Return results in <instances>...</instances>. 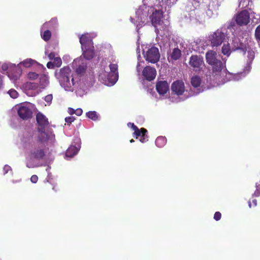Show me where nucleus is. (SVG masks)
I'll list each match as a JSON object with an SVG mask.
<instances>
[{"label":"nucleus","instance_id":"2","mask_svg":"<svg viewBox=\"0 0 260 260\" xmlns=\"http://www.w3.org/2000/svg\"><path fill=\"white\" fill-rule=\"evenodd\" d=\"M206 62L211 66L213 76H220L222 70L225 68V61L223 62L217 58V53L213 50L208 51L206 53Z\"/></svg>","mask_w":260,"mask_h":260},{"label":"nucleus","instance_id":"3","mask_svg":"<svg viewBox=\"0 0 260 260\" xmlns=\"http://www.w3.org/2000/svg\"><path fill=\"white\" fill-rule=\"evenodd\" d=\"M55 76L59 80L61 86L64 87H71V83L70 79L72 77V75L71 69L69 67H64L58 71H56Z\"/></svg>","mask_w":260,"mask_h":260},{"label":"nucleus","instance_id":"19","mask_svg":"<svg viewBox=\"0 0 260 260\" xmlns=\"http://www.w3.org/2000/svg\"><path fill=\"white\" fill-rule=\"evenodd\" d=\"M181 56V50L178 48H176L173 50L172 53L171 54L170 57L171 59L174 60H176L180 58Z\"/></svg>","mask_w":260,"mask_h":260},{"label":"nucleus","instance_id":"17","mask_svg":"<svg viewBox=\"0 0 260 260\" xmlns=\"http://www.w3.org/2000/svg\"><path fill=\"white\" fill-rule=\"evenodd\" d=\"M80 43L82 48L84 47L92 46L93 42L90 37L87 35H82L80 37Z\"/></svg>","mask_w":260,"mask_h":260},{"label":"nucleus","instance_id":"18","mask_svg":"<svg viewBox=\"0 0 260 260\" xmlns=\"http://www.w3.org/2000/svg\"><path fill=\"white\" fill-rule=\"evenodd\" d=\"M79 148L77 147L72 145L67 150L65 156L67 158H72L78 153Z\"/></svg>","mask_w":260,"mask_h":260},{"label":"nucleus","instance_id":"55","mask_svg":"<svg viewBox=\"0 0 260 260\" xmlns=\"http://www.w3.org/2000/svg\"><path fill=\"white\" fill-rule=\"evenodd\" d=\"M50 169V167H49V166H48V168L46 169V171H47V172H48L49 169Z\"/></svg>","mask_w":260,"mask_h":260},{"label":"nucleus","instance_id":"51","mask_svg":"<svg viewBox=\"0 0 260 260\" xmlns=\"http://www.w3.org/2000/svg\"><path fill=\"white\" fill-rule=\"evenodd\" d=\"M253 203L254 204V206H256V205H257V203H256V200L255 199L253 200Z\"/></svg>","mask_w":260,"mask_h":260},{"label":"nucleus","instance_id":"36","mask_svg":"<svg viewBox=\"0 0 260 260\" xmlns=\"http://www.w3.org/2000/svg\"><path fill=\"white\" fill-rule=\"evenodd\" d=\"M240 50L241 51H242L244 54L246 53V48L245 47H244L243 45L242 44H240V46L239 47H236L234 50Z\"/></svg>","mask_w":260,"mask_h":260},{"label":"nucleus","instance_id":"44","mask_svg":"<svg viewBox=\"0 0 260 260\" xmlns=\"http://www.w3.org/2000/svg\"><path fill=\"white\" fill-rule=\"evenodd\" d=\"M47 67L49 69H53L54 67V63L53 62H48L47 63Z\"/></svg>","mask_w":260,"mask_h":260},{"label":"nucleus","instance_id":"49","mask_svg":"<svg viewBox=\"0 0 260 260\" xmlns=\"http://www.w3.org/2000/svg\"><path fill=\"white\" fill-rule=\"evenodd\" d=\"M3 86V76L0 75V89Z\"/></svg>","mask_w":260,"mask_h":260},{"label":"nucleus","instance_id":"14","mask_svg":"<svg viewBox=\"0 0 260 260\" xmlns=\"http://www.w3.org/2000/svg\"><path fill=\"white\" fill-rule=\"evenodd\" d=\"M134 133H133L134 137H135L136 138H138V137H140V141L142 142H145L148 140V136L146 135L147 133V131L144 128H141V129H139L137 127L134 130Z\"/></svg>","mask_w":260,"mask_h":260},{"label":"nucleus","instance_id":"8","mask_svg":"<svg viewBox=\"0 0 260 260\" xmlns=\"http://www.w3.org/2000/svg\"><path fill=\"white\" fill-rule=\"evenodd\" d=\"M204 63L203 58L201 56L195 55H191L190 57L189 64L192 68L196 69V70L201 69Z\"/></svg>","mask_w":260,"mask_h":260},{"label":"nucleus","instance_id":"35","mask_svg":"<svg viewBox=\"0 0 260 260\" xmlns=\"http://www.w3.org/2000/svg\"><path fill=\"white\" fill-rule=\"evenodd\" d=\"M75 118L74 117L70 116V117H66L65 118V121L68 124L70 125V124L72 123V122H73L75 120Z\"/></svg>","mask_w":260,"mask_h":260},{"label":"nucleus","instance_id":"56","mask_svg":"<svg viewBox=\"0 0 260 260\" xmlns=\"http://www.w3.org/2000/svg\"><path fill=\"white\" fill-rule=\"evenodd\" d=\"M134 142V140L133 139H132L130 140V142L131 143H132V142Z\"/></svg>","mask_w":260,"mask_h":260},{"label":"nucleus","instance_id":"47","mask_svg":"<svg viewBox=\"0 0 260 260\" xmlns=\"http://www.w3.org/2000/svg\"><path fill=\"white\" fill-rule=\"evenodd\" d=\"M127 125L128 126L131 127L133 130H134L135 129H136L137 127V126L136 125H135L134 123H132V122H128L127 123Z\"/></svg>","mask_w":260,"mask_h":260},{"label":"nucleus","instance_id":"52","mask_svg":"<svg viewBox=\"0 0 260 260\" xmlns=\"http://www.w3.org/2000/svg\"><path fill=\"white\" fill-rule=\"evenodd\" d=\"M178 0H175L173 2H172V5H174L176 3V2H177Z\"/></svg>","mask_w":260,"mask_h":260},{"label":"nucleus","instance_id":"48","mask_svg":"<svg viewBox=\"0 0 260 260\" xmlns=\"http://www.w3.org/2000/svg\"><path fill=\"white\" fill-rule=\"evenodd\" d=\"M75 110H74V109H73L72 108H69L68 112L71 115L75 114Z\"/></svg>","mask_w":260,"mask_h":260},{"label":"nucleus","instance_id":"37","mask_svg":"<svg viewBox=\"0 0 260 260\" xmlns=\"http://www.w3.org/2000/svg\"><path fill=\"white\" fill-rule=\"evenodd\" d=\"M221 214L219 212H216L214 215V219L218 221L221 218Z\"/></svg>","mask_w":260,"mask_h":260},{"label":"nucleus","instance_id":"50","mask_svg":"<svg viewBox=\"0 0 260 260\" xmlns=\"http://www.w3.org/2000/svg\"><path fill=\"white\" fill-rule=\"evenodd\" d=\"M160 2L167 5L169 0H159Z\"/></svg>","mask_w":260,"mask_h":260},{"label":"nucleus","instance_id":"30","mask_svg":"<svg viewBox=\"0 0 260 260\" xmlns=\"http://www.w3.org/2000/svg\"><path fill=\"white\" fill-rule=\"evenodd\" d=\"M254 36L258 42L260 41V25L256 27L255 30Z\"/></svg>","mask_w":260,"mask_h":260},{"label":"nucleus","instance_id":"13","mask_svg":"<svg viewBox=\"0 0 260 260\" xmlns=\"http://www.w3.org/2000/svg\"><path fill=\"white\" fill-rule=\"evenodd\" d=\"M162 14L163 12L161 10H155L153 12L151 19L152 24L154 27L157 26V25H160L163 23V21L161 20Z\"/></svg>","mask_w":260,"mask_h":260},{"label":"nucleus","instance_id":"40","mask_svg":"<svg viewBox=\"0 0 260 260\" xmlns=\"http://www.w3.org/2000/svg\"><path fill=\"white\" fill-rule=\"evenodd\" d=\"M38 177L37 175H34L30 178V181L32 183H35L38 181Z\"/></svg>","mask_w":260,"mask_h":260},{"label":"nucleus","instance_id":"54","mask_svg":"<svg viewBox=\"0 0 260 260\" xmlns=\"http://www.w3.org/2000/svg\"><path fill=\"white\" fill-rule=\"evenodd\" d=\"M72 85H74V79H73V78H72Z\"/></svg>","mask_w":260,"mask_h":260},{"label":"nucleus","instance_id":"26","mask_svg":"<svg viewBox=\"0 0 260 260\" xmlns=\"http://www.w3.org/2000/svg\"><path fill=\"white\" fill-rule=\"evenodd\" d=\"M86 116L92 120L98 119V116L95 111H90L86 113Z\"/></svg>","mask_w":260,"mask_h":260},{"label":"nucleus","instance_id":"21","mask_svg":"<svg viewBox=\"0 0 260 260\" xmlns=\"http://www.w3.org/2000/svg\"><path fill=\"white\" fill-rule=\"evenodd\" d=\"M191 84L194 87H198L201 84V79L198 76H195L191 79Z\"/></svg>","mask_w":260,"mask_h":260},{"label":"nucleus","instance_id":"57","mask_svg":"<svg viewBox=\"0 0 260 260\" xmlns=\"http://www.w3.org/2000/svg\"><path fill=\"white\" fill-rule=\"evenodd\" d=\"M53 189L55 190V187H53Z\"/></svg>","mask_w":260,"mask_h":260},{"label":"nucleus","instance_id":"23","mask_svg":"<svg viewBox=\"0 0 260 260\" xmlns=\"http://www.w3.org/2000/svg\"><path fill=\"white\" fill-rule=\"evenodd\" d=\"M221 51L224 55L229 56L231 53L230 44H224L222 47Z\"/></svg>","mask_w":260,"mask_h":260},{"label":"nucleus","instance_id":"7","mask_svg":"<svg viewBox=\"0 0 260 260\" xmlns=\"http://www.w3.org/2000/svg\"><path fill=\"white\" fill-rule=\"evenodd\" d=\"M234 18L238 26H246L250 22V14L246 10H242L238 12L234 16Z\"/></svg>","mask_w":260,"mask_h":260},{"label":"nucleus","instance_id":"42","mask_svg":"<svg viewBox=\"0 0 260 260\" xmlns=\"http://www.w3.org/2000/svg\"><path fill=\"white\" fill-rule=\"evenodd\" d=\"M29 87L31 89H36L38 87V84L34 83H28Z\"/></svg>","mask_w":260,"mask_h":260},{"label":"nucleus","instance_id":"41","mask_svg":"<svg viewBox=\"0 0 260 260\" xmlns=\"http://www.w3.org/2000/svg\"><path fill=\"white\" fill-rule=\"evenodd\" d=\"M83 111L81 108H78L75 110V114L77 116H80L82 115Z\"/></svg>","mask_w":260,"mask_h":260},{"label":"nucleus","instance_id":"25","mask_svg":"<svg viewBox=\"0 0 260 260\" xmlns=\"http://www.w3.org/2000/svg\"><path fill=\"white\" fill-rule=\"evenodd\" d=\"M34 60L31 58L26 59L20 63L25 68H29L33 64Z\"/></svg>","mask_w":260,"mask_h":260},{"label":"nucleus","instance_id":"39","mask_svg":"<svg viewBox=\"0 0 260 260\" xmlns=\"http://www.w3.org/2000/svg\"><path fill=\"white\" fill-rule=\"evenodd\" d=\"M4 173L6 174L9 171H11V168L8 165H6L3 168Z\"/></svg>","mask_w":260,"mask_h":260},{"label":"nucleus","instance_id":"45","mask_svg":"<svg viewBox=\"0 0 260 260\" xmlns=\"http://www.w3.org/2000/svg\"><path fill=\"white\" fill-rule=\"evenodd\" d=\"M55 53L54 52H51L49 54L48 57L51 60H52V59L54 60V58H56L55 57Z\"/></svg>","mask_w":260,"mask_h":260},{"label":"nucleus","instance_id":"12","mask_svg":"<svg viewBox=\"0 0 260 260\" xmlns=\"http://www.w3.org/2000/svg\"><path fill=\"white\" fill-rule=\"evenodd\" d=\"M142 74L147 80L152 81L156 76V71L154 68L147 66L144 69Z\"/></svg>","mask_w":260,"mask_h":260},{"label":"nucleus","instance_id":"43","mask_svg":"<svg viewBox=\"0 0 260 260\" xmlns=\"http://www.w3.org/2000/svg\"><path fill=\"white\" fill-rule=\"evenodd\" d=\"M37 164H27V167L29 168H33L39 167Z\"/></svg>","mask_w":260,"mask_h":260},{"label":"nucleus","instance_id":"46","mask_svg":"<svg viewBox=\"0 0 260 260\" xmlns=\"http://www.w3.org/2000/svg\"><path fill=\"white\" fill-rule=\"evenodd\" d=\"M2 69L3 71H7L8 69V66L6 63H4L2 66Z\"/></svg>","mask_w":260,"mask_h":260},{"label":"nucleus","instance_id":"27","mask_svg":"<svg viewBox=\"0 0 260 260\" xmlns=\"http://www.w3.org/2000/svg\"><path fill=\"white\" fill-rule=\"evenodd\" d=\"M51 36V31L49 30H47L44 32L43 35L42 36V37L44 41H48L50 39Z\"/></svg>","mask_w":260,"mask_h":260},{"label":"nucleus","instance_id":"4","mask_svg":"<svg viewBox=\"0 0 260 260\" xmlns=\"http://www.w3.org/2000/svg\"><path fill=\"white\" fill-rule=\"evenodd\" d=\"M48 148L36 146L30 149L27 153V157L31 160H41L46 156Z\"/></svg>","mask_w":260,"mask_h":260},{"label":"nucleus","instance_id":"31","mask_svg":"<svg viewBox=\"0 0 260 260\" xmlns=\"http://www.w3.org/2000/svg\"><path fill=\"white\" fill-rule=\"evenodd\" d=\"M27 77L29 79L35 80L38 78L39 75L35 72H29L27 75Z\"/></svg>","mask_w":260,"mask_h":260},{"label":"nucleus","instance_id":"28","mask_svg":"<svg viewBox=\"0 0 260 260\" xmlns=\"http://www.w3.org/2000/svg\"><path fill=\"white\" fill-rule=\"evenodd\" d=\"M54 67L57 68L60 67L62 64L61 59L59 57H57L53 60V61Z\"/></svg>","mask_w":260,"mask_h":260},{"label":"nucleus","instance_id":"15","mask_svg":"<svg viewBox=\"0 0 260 260\" xmlns=\"http://www.w3.org/2000/svg\"><path fill=\"white\" fill-rule=\"evenodd\" d=\"M156 89L160 95H164L169 90V86L167 81H160L157 82Z\"/></svg>","mask_w":260,"mask_h":260},{"label":"nucleus","instance_id":"34","mask_svg":"<svg viewBox=\"0 0 260 260\" xmlns=\"http://www.w3.org/2000/svg\"><path fill=\"white\" fill-rule=\"evenodd\" d=\"M86 70V67L84 66H79L76 69V72L78 74H81L84 73Z\"/></svg>","mask_w":260,"mask_h":260},{"label":"nucleus","instance_id":"9","mask_svg":"<svg viewBox=\"0 0 260 260\" xmlns=\"http://www.w3.org/2000/svg\"><path fill=\"white\" fill-rule=\"evenodd\" d=\"M18 114L23 120H28L32 117L31 110L26 106H21L18 109Z\"/></svg>","mask_w":260,"mask_h":260},{"label":"nucleus","instance_id":"29","mask_svg":"<svg viewBox=\"0 0 260 260\" xmlns=\"http://www.w3.org/2000/svg\"><path fill=\"white\" fill-rule=\"evenodd\" d=\"M254 52L253 51H248V64L251 63L253 59L254 58Z\"/></svg>","mask_w":260,"mask_h":260},{"label":"nucleus","instance_id":"6","mask_svg":"<svg viewBox=\"0 0 260 260\" xmlns=\"http://www.w3.org/2000/svg\"><path fill=\"white\" fill-rule=\"evenodd\" d=\"M225 37V34L220 30L217 29L209 37L211 46L214 47L221 45L224 41Z\"/></svg>","mask_w":260,"mask_h":260},{"label":"nucleus","instance_id":"33","mask_svg":"<svg viewBox=\"0 0 260 260\" xmlns=\"http://www.w3.org/2000/svg\"><path fill=\"white\" fill-rule=\"evenodd\" d=\"M57 23V19L56 18H52L49 22H46L45 23V25H56Z\"/></svg>","mask_w":260,"mask_h":260},{"label":"nucleus","instance_id":"24","mask_svg":"<svg viewBox=\"0 0 260 260\" xmlns=\"http://www.w3.org/2000/svg\"><path fill=\"white\" fill-rule=\"evenodd\" d=\"M155 29V31L156 34H159V31H167L168 30V26L166 24H165L164 23L162 24L157 25V26L154 27Z\"/></svg>","mask_w":260,"mask_h":260},{"label":"nucleus","instance_id":"11","mask_svg":"<svg viewBox=\"0 0 260 260\" xmlns=\"http://www.w3.org/2000/svg\"><path fill=\"white\" fill-rule=\"evenodd\" d=\"M109 68L110 72L108 74V79L115 83L118 79V66L117 64L110 63Z\"/></svg>","mask_w":260,"mask_h":260},{"label":"nucleus","instance_id":"20","mask_svg":"<svg viewBox=\"0 0 260 260\" xmlns=\"http://www.w3.org/2000/svg\"><path fill=\"white\" fill-rule=\"evenodd\" d=\"M48 78L46 75H42L40 78V86L44 88L49 84Z\"/></svg>","mask_w":260,"mask_h":260},{"label":"nucleus","instance_id":"10","mask_svg":"<svg viewBox=\"0 0 260 260\" xmlns=\"http://www.w3.org/2000/svg\"><path fill=\"white\" fill-rule=\"evenodd\" d=\"M172 92L178 95H182L185 91V86L184 82L180 80H177L172 85L171 87Z\"/></svg>","mask_w":260,"mask_h":260},{"label":"nucleus","instance_id":"53","mask_svg":"<svg viewBox=\"0 0 260 260\" xmlns=\"http://www.w3.org/2000/svg\"><path fill=\"white\" fill-rule=\"evenodd\" d=\"M248 205H249V207L250 208H251V202L250 201L248 202Z\"/></svg>","mask_w":260,"mask_h":260},{"label":"nucleus","instance_id":"32","mask_svg":"<svg viewBox=\"0 0 260 260\" xmlns=\"http://www.w3.org/2000/svg\"><path fill=\"white\" fill-rule=\"evenodd\" d=\"M10 96L13 99L17 98L18 96V92L16 90L13 89H10L8 92Z\"/></svg>","mask_w":260,"mask_h":260},{"label":"nucleus","instance_id":"16","mask_svg":"<svg viewBox=\"0 0 260 260\" xmlns=\"http://www.w3.org/2000/svg\"><path fill=\"white\" fill-rule=\"evenodd\" d=\"M82 49L83 51V55L85 59L90 60L94 57L95 53L93 45L82 47Z\"/></svg>","mask_w":260,"mask_h":260},{"label":"nucleus","instance_id":"1","mask_svg":"<svg viewBox=\"0 0 260 260\" xmlns=\"http://www.w3.org/2000/svg\"><path fill=\"white\" fill-rule=\"evenodd\" d=\"M37 129L40 133L38 141L44 143L54 138L55 135L50 127L48 118L42 113L36 114Z\"/></svg>","mask_w":260,"mask_h":260},{"label":"nucleus","instance_id":"38","mask_svg":"<svg viewBox=\"0 0 260 260\" xmlns=\"http://www.w3.org/2000/svg\"><path fill=\"white\" fill-rule=\"evenodd\" d=\"M53 99L52 94H48L45 97V101L47 103H50Z\"/></svg>","mask_w":260,"mask_h":260},{"label":"nucleus","instance_id":"22","mask_svg":"<svg viewBox=\"0 0 260 260\" xmlns=\"http://www.w3.org/2000/svg\"><path fill=\"white\" fill-rule=\"evenodd\" d=\"M155 144L158 147H162L165 146L167 143V139L164 137H158L155 140Z\"/></svg>","mask_w":260,"mask_h":260},{"label":"nucleus","instance_id":"5","mask_svg":"<svg viewBox=\"0 0 260 260\" xmlns=\"http://www.w3.org/2000/svg\"><path fill=\"white\" fill-rule=\"evenodd\" d=\"M144 57L146 61L152 63H156L160 58V54L158 49L152 46L144 54Z\"/></svg>","mask_w":260,"mask_h":260}]
</instances>
